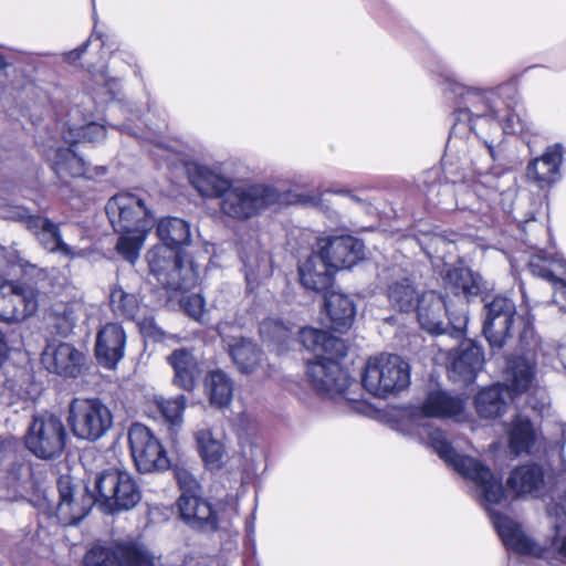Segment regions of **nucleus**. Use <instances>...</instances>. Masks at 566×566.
<instances>
[{
    "mask_svg": "<svg viewBox=\"0 0 566 566\" xmlns=\"http://www.w3.org/2000/svg\"><path fill=\"white\" fill-rule=\"evenodd\" d=\"M416 310L421 328L430 334H443L447 332L448 326L443 321L446 316L449 317V324L452 325L458 334L462 332L467 324V316L463 313L453 316L444 297L434 291L422 293Z\"/></svg>",
    "mask_w": 566,
    "mask_h": 566,
    "instance_id": "dca6fc26",
    "label": "nucleus"
},
{
    "mask_svg": "<svg viewBox=\"0 0 566 566\" xmlns=\"http://www.w3.org/2000/svg\"><path fill=\"white\" fill-rule=\"evenodd\" d=\"M543 483V472L539 467L522 465L516 468L507 480V485L518 494L532 493Z\"/></svg>",
    "mask_w": 566,
    "mask_h": 566,
    "instance_id": "58836bf2",
    "label": "nucleus"
},
{
    "mask_svg": "<svg viewBox=\"0 0 566 566\" xmlns=\"http://www.w3.org/2000/svg\"><path fill=\"white\" fill-rule=\"evenodd\" d=\"M109 305L116 316L134 319L139 311L140 300L137 293L116 284L109 294Z\"/></svg>",
    "mask_w": 566,
    "mask_h": 566,
    "instance_id": "4c0bfd02",
    "label": "nucleus"
},
{
    "mask_svg": "<svg viewBox=\"0 0 566 566\" xmlns=\"http://www.w3.org/2000/svg\"><path fill=\"white\" fill-rule=\"evenodd\" d=\"M107 88H108V94L111 95V99H114L115 95H114V93L111 90V83H107Z\"/></svg>",
    "mask_w": 566,
    "mask_h": 566,
    "instance_id": "13d9d810",
    "label": "nucleus"
},
{
    "mask_svg": "<svg viewBox=\"0 0 566 566\" xmlns=\"http://www.w3.org/2000/svg\"><path fill=\"white\" fill-rule=\"evenodd\" d=\"M206 389L210 403L216 407H226L232 400L233 382L222 370H212L207 375Z\"/></svg>",
    "mask_w": 566,
    "mask_h": 566,
    "instance_id": "c9c22d12",
    "label": "nucleus"
},
{
    "mask_svg": "<svg viewBox=\"0 0 566 566\" xmlns=\"http://www.w3.org/2000/svg\"><path fill=\"white\" fill-rule=\"evenodd\" d=\"M182 521L192 528L214 531L218 527V514L211 504L196 493H182L178 500Z\"/></svg>",
    "mask_w": 566,
    "mask_h": 566,
    "instance_id": "4be33fe9",
    "label": "nucleus"
},
{
    "mask_svg": "<svg viewBox=\"0 0 566 566\" xmlns=\"http://www.w3.org/2000/svg\"><path fill=\"white\" fill-rule=\"evenodd\" d=\"M444 91L455 101L451 139L472 134L481 137L484 125L490 129L501 128L506 134H520L526 129L525 120L511 111L516 93L513 83H504L494 90H481L448 78Z\"/></svg>",
    "mask_w": 566,
    "mask_h": 566,
    "instance_id": "f03ea898",
    "label": "nucleus"
},
{
    "mask_svg": "<svg viewBox=\"0 0 566 566\" xmlns=\"http://www.w3.org/2000/svg\"><path fill=\"white\" fill-rule=\"evenodd\" d=\"M326 313L331 327L335 332L344 333L353 325L356 308L353 300L343 293L332 292L325 300Z\"/></svg>",
    "mask_w": 566,
    "mask_h": 566,
    "instance_id": "c756f323",
    "label": "nucleus"
},
{
    "mask_svg": "<svg viewBox=\"0 0 566 566\" xmlns=\"http://www.w3.org/2000/svg\"><path fill=\"white\" fill-rule=\"evenodd\" d=\"M147 262L150 273L167 290L188 291L198 283V269L172 247H154L147 253Z\"/></svg>",
    "mask_w": 566,
    "mask_h": 566,
    "instance_id": "0eeeda50",
    "label": "nucleus"
},
{
    "mask_svg": "<svg viewBox=\"0 0 566 566\" xmlns=\"http://www.w3.org/2000/svg\"><path fill=\"white\" fill-rule=\"evenodd\" d=\"M175 476L182 493H196L199 484L196 478L186 469H177Z\"/></svg>",
    "mask_w": 566,
    "mask_h": 566,
    "instance_id": "8fccbe9b",
    "label": "nucleus"
},
{
    "mask_svg": "<svg viewBox=\"0 0 566 566\" xmlns=\"http://www.w3.org/2000/svg\"><path fill=\"white\" fill-rule=\"evenodd\" d=\"M388 298L391 306L398 308L400 312L408 313L416 310L421 295L416 290L410 279L405 277L389 285Z\"/></svg>",
    "mask_w": 566,
    "mask_h": 566,
    "instance_id": "e433bc0d",
    "label": "nucleus"
},
{
    "mask_svg": "<svg viewBox=\"0 0 566 566\" xmlns=\"http://www.w3.org/2000/svg\"><path fill=\"white\" fill-rule=\"evenodd\" d=\"M128 442L136 468L142 473L166 470L169 459L154 433L142 423H133L128 430Z\"/></svg>",
    "mask_w": 566,
    "mask_h": 566,
    "instance_id": "4468645a",
    "label": "nucleus"
},
{
    "mask_svg": "<svg viewBox=\"0 0 566 566\" xmlns=\"http://www.w3.org/2000/svg\"><path fill=\"white\" fill-rule=\"evenodd\" d=\"M448 359L449 377L463 382L473 381L484 363L482 348L470 339L463 340L455 350H451Z\"/></svg>",
    "mask_w": 566,
    "mask_h": 566,
    "instance_id": "aec40b11",
    "label": "nucleus"
},
{
    "mask_svg": "<svg viewBox=\"0 0 566 566\" xmlns=\"http://www.w3.org/2000/svg\"><path fill=\"white\" fill-rule=\"evenodd\" d=\"M318 250L336 272L349 269L364 258V244L352 235L321 239Z\"/></svg>",
    "mask_w": 566,
    "mask_h": 566,
    "instance_id": "f3484780",
    "label": "nucleus"
},
{
    "mask_svg": "<svg viewBox=\"0 0 566 566\" xmlns=\"http://www.w3.org/2000/svg\"><path fill=\"white\" fill-rule=\"evenodd\" d=\"M530 271L533 275L549 282L553 285L554 295L559 294L566 300V262L564 260L534 256L530 261Z\"/></svg>",
    "mask_w": 566,
    "mask_h": 566,
    "instance_id": "7c9ffc66",
    "label": "nucleus"
},
{
    "mask_svg": "<svg viewBox=\"0 0 566 566\" xmlns=\"http://www.w3.org/2000/svg\"><path fill=\"white\" fill-rule=\"evenodd\" d=\"M424 253L431 259L444 260L451 253L453 244L442 234H432L421 243Z\"/></svg>",
    "mask_w": 566,
    "mask_h": 566,
    "instance_id": "a18cd8bd",
    "label": "nucleus"
},
{
    "mask_svg": "<svg viewBox=\"0 0 566 566\" xmlns=\"http://www.w3.org/2000/svg\"><path fill=\"white\" fill-rule=\"evenodd\" d=\"M82 353L67 343L48 344L41 355L43 366L63 377H76L81 370Z\"/></svg>",
    "mask_w": 566,
    "mask_h": 566,
    "instance_id": "412c9836",
    "label": "nucleus"
},
{
    "mask_svg": "<svg viewBox=\"0 0 566 566\" xmlns=\"http://www.w3.org/2000/svg\"><path fill=\"white\" fill-rule=\"evenodd\" d=\"M240 255L243 262L247 289L253 291L259 285L261 276L269 274V256L256 243L243 248Z\"/></svg>",
    "mask_w": 566,
    "mask_h": 566,
    "instance_id": "2f4dec72",
    "label": "nucleus"
},
{
    "mask_svg": "<svg viewBox=\"0 0 566 566\" xmlns=\"http://www.w3.org/2000/svg\"><path fill=\"white\" fill-rule=\"evenodd\" d=\"M446 290L450 291L457 296L469 297L478 295L480 292V284L478 279L469 269L452 268L446 272L443 277Z\"/></svg>",
    "mask_w": 566,
    "mask_h": 566,
    "instance_id": "f704fd0d",
    "label": "nucleus"
},
{
    "mask_svg": "<svg viewBox=\"0 0 566 566\" xmlns=\"http://www.w3.org/2000/svg\"><path fill=\"white\" fill-rule=\"evenodd\" d=\"M297 270L300 282L306 290L325 292L333 284L335 271L319 250L302 261Z\"/></svg>",
    "mask_w": 566,
    "mask_h": 566,
    "instance_id": "5701e85b",
    "label": "nucleus"
},
{
    "mask_svg": "<svg viewBox=\"0 0 566 566\" xmlns=\"http://www.w3.org/2000/svg\"><path fill=\"white\" fill-rule=\"evenodd\" d=\"M463 411V400L444 391H432L424 402L412 409L410 420L417 427L421 437H427L432 449L448 464L467 480L474 483L475 493L481 504L489 512L494 528L505 547L518 553L527 554L548 562L566 558V535L555 536L545 548L524 534L520 525L507 516L497 513L493 506L504 499L502 479L496 478L492 471L479 460L457 453L439 429H432L430 418H452Z\"/></svg>",
    "mask_w": 566,
    "mask_h": 566,
    "instance_id": "f257e3e1",
    "label": "nucleus"
},
{
    "mask_svg": "<svg viewBox=\"0 0 566 566\" xmlns=\"http://www.w3.org/2000/svg\"><path fill=\"white\" fill-rule=\"evenodd\" d=\"M410 384V368L398 355L369 358L361 375L363 387L376 397L400 392Z\"/></svg>",
    "mask_w": 566,
    "mask_h": 566,
    "instance_id": "1a4fd4ad",
    "label": "nucleus"
},
{
    "mask_svg": "<svg viewBox=\"0 0 566 566\" xmlns=\"http://www.w3.org/2000/svg\"><path fill=\"white\" fill-rule=\"evenodd\" d=\"M277 192L265 185L233 182L220 198L222 214L237 221H244L256 216L268 206L276 202Z\"/></svg>",
    "mask_w": 566,
    "mask_h": 566,
    "instance_id": "9d476101",
    "label": "nucleus"
},
{
    "mask_svg": "<svg viewBox=\"0 0 566 566\" xmlns=\"http://www.w3.org/2000/svg\"><path fill=\"white\" fill-rule=\"evenodd\" d=\"M226 325L227 326V331L230 335L234 336V339L233 343H241V340H248L249 338L243 336L242 334V324L235 322V321H229V319H224V321H221L218 325H217V333L219 334V336L221 337V327Z\"/></svg>",
    "mask_w": 566,
    "mask_h": 566,
    "instance_id": "603ef678",
    "label": "nucleus"
},
{
    "mask_svg": "<svg viewBox=\"0 0 566 566\" xmlns=\"http://www.w3.org/2000/svg\"><path fill=\"white\" fill-rule=\"evenodd\" d=\"M507 385L496 384L481 390L475 397L476 412L483 418L500 416L513 399V392L527 391L535 379V361L526 357H513L506 365Z\"/></svg>",
    "mask_w": 566,
    "mask_h": 566,
    "instance_id": "39448f33",
    "label": "nucleus"
},
{
    "mask_svg": "<svg viewBox=\"0 0 566 566\" xmlns=\"http://www.w3.org/2000/svg\"><path fill=\"white\" fill-rule=\"evenodd\" d=\"M167 361L174 369V384L184 390H193L201 369L192 352L186 348L176 349L167 357Z\"/></svg>",
    "mask_w": 566,
    "mask_h": 566,
    "instance_id": "a878e982",
    "label": "nucleus"
},
{
    "mask_svg": "<svg viewBox=\"0 0 566 566\" xmlns=\"http://www.w3.org/2000/svg\"><path fill=\"white\" fill-rule=\"evenodd\" d=\"M81 311L82 305L76 301H55L48 311V319L59 335L67 336L75 328Z\"/></svg>",
    "mask_w": 566,
    "mask_h": 566,
    "instance_id": "473e14b6",
    "label": "nucleus"
},
{
    "mask_svg": "<svg viewBox=\"0 0 566 566\" xmlns=\"http://www.w3.org/2000/svg\"><path fill=\"white\" fill-rule=\"evenodd\" d=\"M522 321L524 326L520 333V342L528 350H534L538 342L533 328V322L530 317H523Z\"/></svg>",
    "mask_w": 566,
    "mask_h": 566,
    "instance_id": "09e8293b",
    "label": "nucleus"
},
{
    "mask_svg": "<svg viewBox=\"0 0 566 566\" xmlns=\"http://www.w3.org/2000/svg\"><path fill=\"white\" fill-rule=\"evenodd\" d=\"M195 440L205 467L210 471L223 468L227 448L222 434H217L209 427H201L195 432Z\"/></svg>",
    "mask_w": 566,
    "mask_h": 566,
    "instance_id": "393cba45",
    "label": "nucleus"
},
{
    "mask_svg": "<svg viewBox=\"0 0 566 566\" xmlns=\"http://www.w3.org/2000/svg\"><path fill=\"white\" fill-rule=\"evenodd\" d=\"M126 333L118 323H106L96 335L95 356L99 365L114 369L125 356Z\"/></svg>",
    "mask_w": 566,
    "mask_h": 566,
    "instance_id": "a211bd4d",
    "label": "nucleus"
},
{
    "mask_svg": "<svg viewBox=\"0 0 566 566\" xmlns=\"http://www.w3.org/2000/svg\"><path fill=\"white\" fill-rule=\"evenodd\" d=\"M514 316L484 318L483 334L492 348H502L511 337Z\"/></svg>",
    "mask_w": 566,
    "mask_h": 566,
    "instance_id": "a19ab883",
    "label": "nucleus"
},
{
    "mask_svg": "<svg viewBox=\"0 0 566 566\" xmlns=\"http://www.w3.org/2000/svg\"><path fill=\"white\" fill-rule=\"evenodd\" d=\"M226 328V325L221 327V338L233 363L242 374L253 373L260 365L261 350L250 338L233 343L234 336L230 335Z\"/></svg>",
    "mask_w": 566,
    "mask_h": 566,
    "instance_id": "c85d7f7f",
    "label": "nucleus"
},
{
    "mask_svg": "<svg viewBox=\"0 0 566 566\" xmlns=\"http://www.w3.org/2000/svg\"><path fill=\"white\" fill-rule=\"evenodd\" d=\"M106 214L114 230L122 235L116 243L117 253L134 264L156 220L147 201L133 192H120L106 203Z\"/></svg>",
    "mask_w": 566,
    "mask_h": 566,
    "instance_id": "20e7f679",
    "label": "nucleus"
},
{
    "mask_svg": "<svg viewBox=\"0 0 566 566\" xmlns=\"http://www.w3.org/2000/svg\"><path fill=\"white\" fill-rule=\"evenodd\" d=\"M66 430L52 413L34 416L25 436L27 448L40 459L59 457L65 447Z\"/></svg>",
    "mask_w": 566,
    "mask_h": 566,
    "instance_id": "f8f14e48",
    "label": "nucleus"
},
{
    "mask_svg": "<svg viewBox=\"0 0 566 566\" xmlns=\"http://www.w3.org/2000/svg\"><path fill=\"white\" fill-rule=\"evenodd\" d=\"M39 308V291L29 283L0 277V321L21 322Z\"/></svg>",
    "mask_w": 566,
    "mask_h": 566,
    "instance_id": "ddd939ff",
    "label": "nucleus"
},
{
    "mask_svg": "<svg viewBox=\"0 0 566 566\" xmlns=\"http://www.w3.org/2000/svg\"><path fill=\"white\" fill-rule=\"evenodd\" d=\"M4 66V61H3V57L0 55V69H2Z\"/></svg>",
    "mask_w": 566,
    "mask_h": 566,
    "instance_id": "bf43d9fd",
    "label": "nucleus"
},
{
    "mask_svg": "<svg viewBox=\"0 0 566 566\" xmlns=\"http://www.w3.org/2000/svg\"><path fill=\"white\" fill-rule=\"evenodd\" d=\"M28 229L49 253L60 254L69 260L85 256L84 250L71 247L63 241L59 224L48 218L40 216L38 218H29Z\"/></svg>",
    "mask_w": 566,
    "mask_h": 566,
    "instance_id": "6ab92c4d",
    "label": "nucleus"
},
{
    "mask_svg": "<svg viewBox=\"0 0 566 566\" xmlns=\"http://www.w3.org/2000/svg\"><path fill=\"white\" fill-rule=\"evenodd\" d=\"M95 490L98 503L107 513L128 511L140 501V491L132 474L117 468L101 472Z\"/></svg>",
    "mask_w": 566,
    "mask_h": 566,
    "instance_id": "9b49d317",
    "label": "nucleus"
},
{
    "mask_svg": "<svg viewBox=\"0 0 566 566\" xmlns=\"http://www.w3.org/2000/svg\"><path fill=\"white\" fill-rule=\"evenodd\" d=\"M190 184L202 197L221 198L232 181L218 171L202 165L187 167Z\"/></svg>",
    "mask_w": 566,
    "mask_h": 566,
    "instance_id": "cd10ccee",
    "label": "nucleus"
},
{
    "mask_svg": "<svg viewBox=\"0 0 566 566\" xmlns=\"http://www.w3.org/2000/svg\"><path fill=\"white\" fill-rule=\"evenodd\" d=\"M480 185H481V175H479L478 180L475 181V185H474V191L478 193H480Z\"/></svg>",
    "mask_w": 566,
    "mask_h": 566,
    "instance_id": "4d7b16f0",
    "label": "nucleus"
},
{
    "mask_svg": "<svg viewBox=\"0 0 566 566\" xmlns=\"http://www.w3.org/2000/svg\"><path fill=\"white\" fill-rule=\"evenodd\" d=\"M156 403L161 415L172 427H181L184 422V411L187 405V398L184 395H179L175 398H158Z\"/></svg>",
    "mask_w": 566,
    "mask_h": 566,
    "instance_id": "79ce46f5",
    "label": "nucleus"
},
{
    "mask_svg": "<svg viewBox=\"0 0 566 566\" xmlns=\"http://www.w3.org/2000/svg\"><path fill=\"white\" fill-rule=\"evenodd\" d=\"M66 420L77 439L94 442L112 429L114 416L102 399L76 397L69 403Z\"/></svg>",
    "mask_w": 566,
    "mask_h": 566,
    "instance_id": "6e6552de",
    "label": "nucleus"
},
{
    "mask_svg": "<svg viewBox=\"0 0 566 566\" xmlns=\"http://www.w3.org/2000/svg\"><path fill=\"white\" fill-rule=\"evenodd\" d=\"M181 307L192 318L200 319L203 315L205 301L200 294H191L180 300Z\"/></svg>",
    "mask_w": 566,
    "mask_h": 566,
    "instance_id": "de8ad7c7",
    "label": "nucleus"
},
{
    "mask_svg": "<svg viewBox=\"0 0 566 566\" xmlns=\"http://www.w3.org/2000/svg\"><path fill=\"white\" fill-rule=\"evenodd\" d=\"M300 342L316 355V359L307 364V376L313 387L319 394L329 397L345 395L347 399H353L348 396L353 381L338 363V359L346 355L345 343L325 331L313 327L300 331Z\"/></svg>",
    "mask_w": 566,
    "mask_h": 566,
    "instance_id": "7ed1b4c3",
    "label": "nucleus"
},
{
    "mask_svg": "<svg viewBox=\"0 0 566 566\" xmlns=\"http://www.w3.org/2000/svg\"><path fill=\"white\" fill-rule=\"evenodd\" d=\"M563 161V148L559 144L548 146L545 153L528 163L526 168L527 179L539 188L549 187L559 177V168Z\"/></svg>",
    "mask_w": 566,
    "mask_h": 566,
    "instance_id": "b1692460",
    "label": "nucleus"
},
{
    "mask_svg": "<svg viewBox=\"0 0 566 566\" xmlns=\"http://www.w3.org/2000/svg\"><path fill=\"white\" fill-rule=\"evenodd\" d=\"M516 307L514 302L503 295H496L485 304V318H499V316H515Z\"/></svg>",
    "mask_w": 566,
    "mask_h": 566,
    "instance_id": "49530a36",
    "label": "nucleus"
},
{
    "mask_svg": "<svg viewBox=\"0 0 566 566\" xmlns=\"http://www.w3.org/2000/svg\"><path fill=\"white\" fill-rule=\"evenodd\" d=\"M60 501L56 507L59 521L72 525L83 520L98 503L97 495L91 493L86 485L74 482L70 475H62L57 481Z\"/></svg>",
    "mask_w": 566,
    "mask_h": 566,
    "instance_id": "2eb2a0df",
    "label": "nucleus"
},
{
    "mask_svg": "<svg viewBox=\"0 0 566 566\" xmlns=\"http://www.w3.org/2000/svg\"><path fill=\"white\" fill-rule=\"evenodd\" d=\"M8 261L10 264L19 266L25 274L33 275L36 271V266L25 260L18 251L9 252Z\"/></svg>",
    "mask_w": 566,
    "mask_h": 566,
    "instance_id": "864d4df0",
    "label": "nucleus"
},
{
    "mask_svg": "<svg viewBox=\"0 0 566 566\" xmlns=\"http://www.w3.org/2000/svg\"><path fill=\"white\" fill-rule=\"evenodd\" d=\"M6 451V442L0 438V462L2 461Z\"/></svg>",
    "mask_w": 566,
    "mask_h": 566,
    "instance_id": "6e6d98bb",
    "label": "nucleus"
},
{
    "mask_svg": "<svg viewBox=\"0 0 566 566\" xmlns=\"http://www.w3.org/2000/svg\"><path fill=\"white\" fill-rule=\"evenodd\" d=\"M105 137V127L97 123H88L81 127H70L69 132L64 133V139L71 145L81 142L98 143Z\"/></svg>",
    "mask_w": 566,
    "mask_h": 566,
    "instance_id": "37998d69",
    "label": "nucleus"
},
{
    "mask_svg": "<svg viewBox=\"0 0 566 566\" xmlns=\"http://www.w3.org/2000/svg\"><path fill=\"white\" fill-rule=\"evenodd\" d=\"M535 441V430L532 422L524 417L517 416L509 430V443L513 453L527 452Z\"/></svg>",
    "mask_w": 566,
    "mask_h": 566,
    "instance_id": "ea45409f",
    "label": "nucleus"
},
{
    "mask_svg": "<svg viewBox=\"0 0 566 566\" xmlns=\"http://www.w3.org/2000/svg\"><path fill=\"white\" fill-rule=\"evenodd\" d=\"M157 235L163 242L161 245L175 249L189 243L191 238L189 224L182 219L171 217L158 221Z\"/></svg>",
    "mask_w": 566,
    "mask_h": 566,
    "instance_id": "72a5a7b5",
    "label": "nucleus"
},
{
    "mask_svg": "<svg viewBox=\"0 0 566 566\" xmlns=\"http://www.w3.org/2000/svg\"><path fill=\"white\" fill-rule=\"evenodd\" d=\"M45 157L55 176L62 182H69L72 178L82 177L86 174V164L70 147L49 148Z\"/></svg>",
    "mask_w": 566,
    "mask_h": 566,
    "instance_id": "bb28decb",
    "label": "nucleus"
},
{
    "mask_svg": "<svg viewBox=\"0 0 566 566\" xmlns=\"http://www.w3.org/2000/svg\"><path fill=\"white\" fill-rule=\"evenodd\" d=\"M196 558L188 556L178 562L155 556L147 546L137 541H126L115 549L94 546L85 555L84 566H195Z\"/></svg>",
    "mask_w": 566,
    "mask_h": 566,
    "instance_id": "423d86ee",
    "label": "nucleus"
},
{
    "mask_svg": "<svg viewBox=\"0 0 566 566\" xmlns=\"http://www.w3.org/2000/svg\"><path fill=\"white\" fill-rule=\"evenodd\" d=\"M88 45V42H85L83 45H81L80 48L73 50V51H70L67 54H66V59L69 61H75L77 59L81 57V55L85 52L86 48Z\"/></svg>",
    "mask_w": 566,
    "mask_h": 566,
    "instance_id": "5fc2aeb1",
    "label": "nucleus"
},
{
    "mask_svg": "<svg viewBox=\"0 0 566 566\" xmlns=\"http://www.w3.org/2000/svg\"><path fill=\"white\" fill-rule=\"evenodd\" d=\"M0 252L1 253L6 252V249L4 248H0Z\"/></svg>",
    "mask_w": 566,
    "mask_h": 566,
    "instance_id": "052dcab7",
    "label": "nucleus"
},
{
    "mask_svg": "<svg viewBox=\"0 0 566 566\" xmlns=\"http://www.w3.org/2000/svg\"><path fill=\"white\" fill-rule=\"evenodd\" d=\"M0 213L4 219L23 221L28 228L29 218H38L39 216L30 214L29 211L20 206H4L0 208Z\"/></svg>",
    "mask_w": 566,
    "mask_h": 566,
    "instance_id": "3c124183",
    "label": "nucleus"
},
{
    "mask_svg": "<svg viewBox=\"0 0 566 566\" xmlns=\"http://www.w3.org/2000/svg\"><path fill=\"white\" fill-rule=\"evenodd\" d=\"M260 335L266 343L284 345L291 336L290 328L279 318H266L260 324Z\"/></svg>",
    "mask_w": 566,
    "mask_h": 566,
    "instance_id": "c03bdc74",
    "label": "nucleus"
}]
</instances>
